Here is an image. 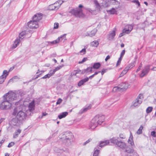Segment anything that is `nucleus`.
Segmentation results:
<instances>
[{
  "label": "nucleus",
  "mask_w": 156,
  "mask_h": 156,
  "mask_svg": "<svg viewBox=\"0 0 156 156\" xmlns=\"http://www.w3.org/2000/svg\"><path fill=\"white\" fill-rule=\"evenodd\" d=\"M35 107L34 101L29 103L28 108L27 109L23 105L15 108L12 113V115L16 116L20 121L23 122L25 120L27 116L31 115Z\"/></svg>",
  "instance_id": "f257e3e1"
},
{
  "label": "nucleus",
  "mask_w": 156,
  "mask_h": 156,
  "mask_svg": "<svg viewBox=\"0 0 156 156\" xmlns=\"http://www.w3.org/2000/svg\"><path fill=\"white\" fill-rule=\"evenodd\" d=\"M3 97L12 103V102L17 99L19 97V94L14 92L10 91L7 93Z\"/></svg>",
  "instance_id": "f03ea898"
},
{
  "label": "nucleus",
  "mask_w": 156,
  "mask_h": 156,
  "mask_svg": "<svg viewBox=\"0 0 156 156\" xmlns=\"http://www.w3.org/2000/svg\"><path fill=\"white\" fill-rule=\"evenodd\" d=\"M119 138H116L115 137H113L110 140L111 143L115 144L117 147H120L122 149H124L126 148V145L125 142L122 141H119Z\"/></svg>",
  "instance_id": "7ed1b4c3"
},
{
  "label": "nucleus",
  "mask_w": 156,
  "mask_h": 156,
  "mask_svg": "<svg viewBox=\"0 0 156 156\" xmlns=\"http://www.w3.org/2000/svg\"><path fill=\"white\" fill-rule=\"evenodd\" d=\"M12 105V103L3 97V101L0 104V109L2 110L9 109L11 108Z\"/></svg>",
  "instance_id": "20e7f679"
},
{
  "label": "nucleus",
  "mask_w": 156,
  "mask_h": 156,
  "mask_svg": "<svg viewBox=\"0 0 156 156\" xmlns=\"http://www.w3.org/2000/svg\"><path fill=\"white\" fill-rule=\"evenodd\" d=\"M72 135L67 133H66L59 136V138L64 143L69 144L70 142V139Z\"/></svg>",
  "instance_id": "39448f33"
},
{
  "label": "nucleus",
  "mask_w": 156,
  "mask_h": 156,
  "mask_svg": "<svg viewBox=\"0 0 156 156\" xmlns=\"http://www.w3.org/2000/svg\"><path fill=\"white\" fill-rule=\"evenodd\" d=\"M98 117V116H95L91 121L90 126L92 129H94L99 125L98 123L99 121Z\"/></svg>",
  "instance_id": "423d86ee"
},
{
  "label": "nucleus",
  "mask_w": 156,
  "mask_h": 156,
  "mask_svg": "<svg viewBox=\"0 0 156 156\" xmlns=\"http://www.w3.org/2000/svg\"><path fill=\"white\" fill-rule=\"evenodd\" d=\"M72 13L77 17H82L84 16L82 9L79 8H77L76 9H73L72 11Z\"/></svg>",
  "instance_id": "0eeeda50"
},
{
  "label": "nucleus",
  "mask_w": 156,
  "mask_h": 156,
  "mask_svg": "<svg viewBox=\"0 0 156 156\" xmlns=\"http://www.w3.org/2000/svg\"><path fill=\"white\" fill-rule=\"evenodd\" d=\"M150 70V66L147 65L144 67L141 73L140 76V77H143L147 74Z\"/></svg>",
  "instance_id": "6e6552de"
},
{
  "label": "nucleus",
  "mask_w": 156,
  "mask_h": 156,
  "mask_svg": "<svg viewBox=\"0 0 156 156\" xmlns=\"http://www.w3.org/2000/svg\"><path fill=\"white\" fill-rule=\"evenodd\" d=\"M28 26L32 29L37 28L38 27L37 23L33 20H31L28 23Z\"/></svg>",
  "instance_id": "1a4fd4ad"
},
{
  "label": "nucleus",
  "mask_w": 156,
  "mask_h": 156,
  "mask_svg": "<svg viewBox=\"0 0 156 156\" xmlns=\"http://www.w3.org/2000/svg\"><path fill=\"white\" fill-rule=\"evenodd\" d=\"M22 122L20 121L16 117V118L12 119L11 121V123L14 126H19L22 123Z\"/></svg>",
  "instance_id": "9d476101"
},
{
  "label": "nucleus",
  "mask_w": 156,
  "mask_h": 156,
  "mask_svg": "<svg viewBox=\"0 0 156 156\" xmlns=\"http://www.w3.org/2000/svg\"><path fill=\"white\" fill-rule=\"evenodd\" d=\"M133 26L131 25H127L126 26L125 28L123 30V33L129 34L133 29Z\"/></svg>",
  "instance_id": "9b49d317"
},
{
  "label": "nucleus",
  "mask_w": 156,
  "mask_h": 156,
  "mask_svg": "<svg viewBox=\"0 0 156 156\" xmlns=\"http://www.w3.org/2000/svg\"><path fill=\"white\" fill-rule=\"evenodd\" d=\"M42 19V15L41 14H35L33 17L32 20L37 23Z\"/></svg>",
  "instance_id": "f8f14e48"
},
{
  "label": "nucleus",
  "mask_w": 156,
  "mask_h": 156,
  "mask_svg": "<svg viewBox=\"0 0 156 156\" xmlns=\"http://www.w3.org/2000/svg\"><path fill=\"white\" fill-rule=\"evenodd\" d=\"M115 35V30H113L109 32V34L107 36L108 39L110 41L113 39Z\"/></svg>",
  "instance_id": "ddd939ff"
},
{
  "label": "nucleus",
  "mask_w": 156,
  "mask_h": 156,
  "mask_svg": "<svg viewBox=\"0 0 156 156\" xmlns=\"http://www.w3.org/2000/svg\"><path fill=\"white\" fill-rule=\"evenodd\" d=\"M119 86L120 87L121 91H124L128 88L129 86V85L128 84L126 83H122L119 85Z\"/></svg>",
  "instance_id": "4468645a"
},
{
  "label": "nucleus",
  "mask_w": 156,
  "mask_h": 156,
  "mask_svg": "<svg viewBox=\"0 0 156 156\" xmlns=\"http://www.w3.org/2000/svg\"><path fill=\"white\" fill-rule=\"evenodd\" d=\"M66 34H63V35L61 36L60 37H59L58 38L54 41H53L52 42H49V44H57V43H58L59 42V41L61 39H62V38H63L64 39H65L66 38Z\"/></svg>",
  "instance_id": "2eb2a0df"
},
{
  "label": "nucleus",
  "mask_w": 156,
  "mask_h": 156,
  "mask_svg": "<svg viewBox=\"0 0 156 156\" xmlns=\"http://www.w3.org/2000/svg\"><path fill=\"white\" fill-rule=\"evenodd\" d=\"M125 149V152L131 154L133 153V152L134 153H135V152H134L133 149L131 146L126 147Z\"/></svg>",
  "instance_id": "dca6fc26"
},
{
  "label": "nucleus",
  "mask_w": 156,
  "mask_h": 156,
  "mask_svg": "<svg viewBox=\"0 0 156 156\" xmlns=\"http://www.w3.org/2000/svg\"><path fill=\"white\" fill-rule=\"evenodd\" d=\"M58 3H55L53 4H52L50 5L49 9L51 10H57L59 8V6L57 5Z\"/></svg>",
  "instance_id": "f3484780"
},
{
  "label": "nucleus",
  "mask_w": 156,
  "mask_h": 156,
  "mask_svg": "<svg viewBox=\"0 0 156 156\" xmlns=\"http://www.w3.org/2000/svg\"><path fill=\"white\" fill-rule=\"evenodd\" d=\"M95 116H98V119H99L98 123L99 125H101V123L104 121L105 116L103 115H96Z\"/></svg>",
  "instance_id": "a211bd4d"
},
{
  "label": "nucleus",
  "mask_w": 156,
  "mask_h": 156,
  "mask_svg": "<svg viewBox=\"0 0 156 156\" xmlns=\"http://www.w3.org/2000/svg\"><path fill=\"white\" fill-rule=\"evenodd\" d=\"M44 70H41V71L40 69H38L37 72L36 73V74H39L35 76V78H32V80H35L38 77L40 76L42 74V73H44Z\"/></svg>",
  "instance_id": "6ab92c4d"
},
{
  "label": "nucleus",
  "mask_w": 156,
  "mask_h": 156,
  "mask_svg": "<svg viewBox=\"0 0 156 156\" xmlns=\"http://www.w3.org/2000/svg\"><path fill=\"white\" fill-rule=\"evenodd\" d=\"M89 80V78L88 77L83 79L80 80L78 84L79 86H80L83 85L84 83L87 81Z\"/></svg>",
  "instance_id": "aec40b11"
},
{
  "label": "nucleus",
  "mask_w": 156,
  "mask_h": 156,
  "mask_svg": "<svg viewBox=\"0 0 156 156\" xmlns=\"http://www.w3.org/2000/svg\"><path fill=\"white\" fill-rule=\"evenodd\" d=\"M109 143V141L108 140H105V141H101L99 144V146L101 147H103L104 146L108 144Z\"/></svg>",
  "instance_id": "412c9836"
},
{
  "label": "nucleus",
  "mask_w": 156,
  "mask_h": 156,
  "mask_svg": "<svg viewBox=\"0 0 156 156\" xmlns=\"http://www.w3.org/2000/svg\"><path fill=\"white\" fill-rule=\"evenodd\" d=\"M142 102V100L136 99L133 103V105L134 106H136L140 105Z\"/></svg>",
  "instance_id": "4be33fe9"
},
{
  "label": "nucleus",
  "mask_w": 156,
  "mask_h": 156,
  "mask_svg": "<svg viewBox=\"0 0 156 156\" xmlns=\"http://www.w3.org/2000/svg\"><path fill=\"white\" fill-rule=\"evenodd\" d=\"M68 114V113L67 112H62L58 115L59 119H61L65 117Z\"/></svg>",
  "instance_id": "5701e85b"
},
{
  "label": "nucleus",
  "mask_w": 156,
  "mask_h": 156,
  "mask_svg": "<svg viewBox=\"0 0 156 156\" xmlns=\"http://www.w3.org/2000/svg\"><path fill=\"white\" fill-rule=\"evenodd\" d=\"M133 136L131 133H130V136L128 140V142L132 146L134 145V143L133 142Z\"/></svg>",
  "instance_id": "b1692460"
},
{
  "label": "nucleus",
  "mask_w": 156,
  "mask_h": 156,
  "mask_svg": "<svg viewBox=\"0 0 156 156\" xmlns=\"http://www.w3.org/2000/svg\"><path fill=\"white\" fill-rule=\"evenodd\" d=\"M8 75V74H7L5 76L3 75H2L0 76V84H2L3 83Z\"/></svg>",
  "instance_id": "393cba45"
},
{
  "label": "nucleus",
  "mask_w": 156,
  "mask_h": 156,
  "mask_svg": "<svg viewBox=\"0 0 156 156\" xmlns=\"http://www.w3.org/2000/svg\"><path fill=\"white\" fill-rule=\"evenodd\" d=\"M21 132V130L20 129H18L17 131H16L14 133L13 136V138H16L18 136L19 134H20Z\"/></svg>",
  "instance_id": "a878e982"
},
{
  "label": "nucleus",
  "mask_w": 156,
  "mask_h": 156,
  "mask_svg": "<svg viewBox=\"0 0 156 156\" xmlns=\"http://www.w3.org/2000/svg\"><path fill=\"white\" fill-rule=\"evenodd\" d=\"M97 31V29H94V30L91 31V32L88 34V36L90 37L94 36L96 33Z\"/></svg>",
  "instance_id": "bb28decb"
},
{
  "label": "nucleus",
  "mask_w": 156,
  "mask_h": 156,
  "mask_svg": "<svg viewBox=\"0 0 156 156\" xmlns=\"http://www.w3.org/2000/svg\"><path fill=\"white\" fill-rule=\"evenodd\" d=\"M92 68H93L92 67H88L86 69H84L83 70L82 72V73H88L89 72H91Z\"/></svg>",
  "instance_id": "cd10ccee"
},
{
  "label": "nucleus",
  "mask_w": 156,
  "mask_h": 156,
  "mask_svg": "<svg viewBox=\"0 0 156 156\" xmlns=\"http://www.w3.org/2000/svg\"><path fill=\"white\" fill-rule=\"evenodd\" d=\"M101 66L100 63L99 62H97L94 63L92 67L94 69H98L100 68Z\"/></svg>",
  "instance_id": "c85d7f7f"
},
{
  "label": "nucleus",
  "mask_w": 156,
  "mask_h": 156,
  "mask_svg": "<svg viewBox=\"0 0 156 156\" xmlns=\"http://www.w3.org/2000/svg\"><path fill=\"white\" fill-rule=\"evenodd\" d=\"M107 11L108 13L112 14L116 13L117 12L115 9L113 8H112V9L110 10H108Z\"/></svg>",
  "instance_id": "c756f323"
},
{
  "label": "nucleus",
  "mask_w": 156,
  "mask_h": 156,
  "mask_svg": "<svg viewBox=\"0 0 156 156\" xmlns=\"http://www.w3.org/2000/svg\"><path fill=\"white\" fill-rule=\"evenodd\" d=\"M100 152V150H98L97 148H95L94 149V153L93 156H98V154Z\"/></svg>",
  "instance_id": "7c9ffc66"
},
{
  "label": "nucleus",
  "mask_w": 156,
  "mask_h": 156,
  "mask_svg": "<svg viewBox=\"0 0 156 156\" xmlns=\"http://www.w3.org/2000/svg\"><path fill=\"white\" fill-rule=\"evenodd\" d=\"M20 42V40L19 39H16L14 42L13 45V48H16Z\"/></svg>",
  "instance_id": "2f4dec72"
},
{
  "label": "nucleus",
  "mask_w": 156,
  "mask_h": 156,
  "mask_svg": "<svg viewBox=\"0 0 156 156\" xmlns=\"http://www.w3.org/2000/svg\"><path fill=\"white\" fill-rule=\"evenodd\" d=\"M98 42L97 41H95L91 43V44L92 46L97 47L98 45Z\"/></svg>",
  "instance_id": "473e14b6"
},
{
  "label": "nucleus",
  "mask_w": 156,
  "mask_h": 156,
  "mask_svg": "<svg viewBox=\"0 0 156 156\" xmlns=\"http://www.w3.org/2000/svg\"><path fill=\"white\" fill-rule=\"evenodd\" d=\"M67 0H59L57 1L55 3H58V4L57 5L59 6V8L60 7L61 5L64 2H66Z\"/></svg>",
  "instance_id": "72a5a7b5"
},
{
  "label": "nucleus",
  "mask_w": 156,
  "mask_h": 156,
  "mask_svg": "<svg viewBox=\"0 0 156 156\" xmlns=\"http://www.w3.org/2000/svg\"><path fill=\"white\" fill-rule=\"evenodd\" d=\"M113 92H116L118 91H121L120 88V87L119 86V87H114L112 90Z\"/></svg>",
  "instance_id": "f704fd0d"
},
{
  "label": "nucleus",
  "mask_w": 156,
  "mask_h": 156,
  "mask_svg": "<svg viewBox=\"0 0 156 156\" xmlns=\"http://www.w3.org/2000/svg\"><path fill=\"white\" fill-rule=\"evenodd\" d=\"M143 128V127L142 126H141L139 129L137 131L136 133L138 134H140L142 133V130Z\"/></svg>",
  "instance_id": "c9c22d12"
},
{
  "label": "nucleus",
  "mask_w": 156,
  "mask_h": 156,
  "mask_svg": "<svg viewBox=\"0 0 156 156\" xmlns=\"http://www.w3.org/2000/svg\"><path fill=\"white\" fill-rule=\"evenodd\" d=\"M26 32L23 31L21 32L19 34V37L20 38L22 39L23 38V36H26Z\"/></svg>",
  "instance_id": "e433bc0d"
},
{
  "label": "nucleus",
  "mask_w": 156,
  "mask_h": 156,
  "mask_svg": "<svg viewBox=\"0 0 156 156\" xmlns=\"http://www.w3.org/2000/svg\"><path fill=\"white\" fill-rule=\"evenodd\" d=\"M153 109V108L152 107H149L146 109V112L147 113H149L151 112Z\"/></svg>",
  "instance_id": "4c0bfd02"
},
{
  "label": "nucleus",
  "mask_w": 156,
  "mask_h": 156,
  "mask_svg": "<svg viewBox=\"0 0 156 156\" xmlns=\"http://www.w3.org/2000/svg\"><path fill=\"white\" fill-rule=\"evenodd\" d=\"M128 72L125 69L122 71V72L120 75L119 77H121L123 76L125 74Z\"/></svg>",
  "instance_id": "58836bf2"
},
{
  "label": "nucleus",
  "mask_w": 156,
  "mask_h": 156,
  "mask_svg": "<svg viewBox=\"0 0 156 156\" xmlns=\"http://www.w3.org/2000/svg\"><path fill=\"white\" fill-rule=\"evenodd\" d=\"M91 105H90L87 107L84 108L83 110L82 113L85 112L87 111V110L90 109L91 108Z\"/></svg>",
  "instance_id": "ea45409f"
},
{
  "label": "nucleus",
  "mask_w": 156,
  "mask_h": 156,
  "mask_svg": "<svg viewBox=\"0 0 156 156\" xmlns=\"http://www.w3.org/2000/svg\"><path fill=\"white\" fill-rule=\"evenodd\" d=\"M19 79L18 77L17 76H15L12 77V79H10L8 83H10V82H13L14 81V80L15 79Z\"/></svg>",
  "instance_id": "a19ab883"
},
{
  "label": "nucleus",
  "mask_w": 156,
  "mask_h": 156,
  "mask_svg": "<svg viewBox=\"0 0 156 156\" xmlns=\"http://www.w3.org/2000/svg\"><path fill=\"white\" fill-rule=\"evenodd\" d=\"M51 77L50 75L48 73L45 75L44 76L41 78V79H45L46 78H49Z\"/></svg>",
  "instance_id": "79ce46f5"
},
{
  "label": "nucleus",
  "mask_w": 156,
  "mask_h": 156,
  "mask_svg": "<svg viewBox=\"0 0 156 156\" xmlns=\"http://www.w3.org/2000/svg\"><path fill=\"white\" fill-rule=\"evenodd\" d=\"M55 72V70L54 69L53 70H51L48 73L50 74V75L51 76L53 75Z\"/></svg>",
  "instance_id": "37998d69"
},
{
  "label": "nucleus",
  "mask_w": 156,
  "mask_h": 156,
  "mask_svg": "<svg viewBox=\"0 0 156 156\" xmlns=\"http://www.w3.org/2000/svg\"><path fill=\"white\" fill-rule=\"evenodd\" d=\"M87 59V58H83V60L81 61H80L79 62V64H82L85 62L86 61Z\"/></svg>",
  "instance_id": "c03bdc74"
},
{
  "label": "nucleus",
  "mask_w": 156,
  "mask_h": 156,
  "mask_svg": "<svg viewBox=\"0 0 156 156\" xmlns=\"http://www.w3.org/2000/svg\"><path fill=\"white\" fill-rule=\"evenodd\" d=\"M111 2L114 4L117 5L119 4V2L116 0H110Z\"/></svg>",
  "instance_id": "a18cd8bd"
},
{
  "label": "nucleus",
  "mask_w": 156,
  "mask_h": 156,
  "mask_svg": "<svg viewBox=\"0 0 156 156\" xmlns=\"http://www.w3.org/2000/svg\"><path fill=\"white\" fill-rule=\"evenodd\" d=\"M94 2L97 8H99L100 6L98 1L96 0H94Z\"/></svg>",
  "instance_id": "49530a36"
},
{
  "label": "nucleus",
  "mask_w": 156,
  "mask_h": 156,
  "mask_svg": "<svg viewBox=\"0 0 156 156\" xmlns=\"http://www.w3.org/2000/svg\"><path fill=\"white\" fill-rule=\"evenodd\" d=\"M62 67V66H59L57 67H56L54 69V70H55V71H56L59 69H61Z\"/></svg>",
  "instance_id": "de8ad7c7"
},
{
  "label": "nucleus",
  "mask_w": 156,
  "mask_h": 156,
  "mask_svg": "<svg viewBox=\"0 0 156 156\" xmlns=\"http://www.w3.org/2000/svg\"><path fill=\"white\" fill-rule=\"evenodd\" d=\"M14 144V142H11V143H9L8 145V147H10L13 146Z\"/></svg>",
  "instance_id": "09e8293b"
},
{
  "label": "nucleus",
  "mask_w": 156,
  "mask_h": 156,
  "mask_svg": "<svg viewBox=\"0 0 156 156\" xmlns=\"http://www.w3.org/2000/svg\"><path fill=\"white\" fill-rule=\"evenodd\" d=\"M62 101V100L61 98H59L57 102H56V104L58 105L60 104Z\"/></svg>",
  "instance_id": "8fccbe9b"
},
{
  "label": "nucleus",
  "mask_w": 156,
  "mask_h": 156,
  "mask_svg": "<svg viewBox=\"0 0 156 156\" xmlns=\"http://www.w3.org/2000/svg\"><path fill=\"white\" fill-rule=\"evenodd\" d=\"M59 24L58 23H55L54 25V29H57L58 27Z\"/></svg>",
  "instance_id": "3c124183"
},
{
  "label": "nucleus",
  "mask_w": 156,
  "mask_h": 156,
  "mask_svg": "<svg viewBox=\"0 0 156 156\" xmlns=\"http://www.w3.org/2000/svg\"><path fill=\"white\" fill-rule=\"evenodd\" d=\"M133 2L134 3H136V4H137L138 5V6H139V7L140 5V3H139V2L138 1V0H134V1H133Z\"/></svg>",
  "instance_id": "603ef678"
},
{
  "label": "nucleus",
  "mask_w": 156,
  "mask_h": 156,
  "mask_svg": "<svg viewBox=\"0 0 156 156\" xmlns=\"http://www.w3.org/2000/svg\"><path fill=\"white\" fill-rule=\"evenodd\" d=\"M137 99H139L140 100H142H142L143 99V96L142 95L140 94L138 97Z\"/></svg>",
  "instance_id": "864d4df0"
},
{
  "label": "nucleus",
  "mask_w": 156,
  "mask_h": 156,
  "mask_svg": "<svg viewBox=\"0 0 156 156\" xmlns=\"http://www.w3.org/2000/svg\"><path fill=\"white\" fill-rule=\"evenodd\" d=\"M119 137L122 139H125L126 138L125 136L122 134H120L119 135Z\"/></svg>",
  "instance_id": "5fc2aeb1"
},
{
  "label": "nucleus",
  "mask_w": 156,
  "mask_h": 156,
  "mask_svg": "<svg viewBox=\"0 0 156 156\" xmlns=\"http://www.w3.org/2000/svg\"><path fill=\"white\" fill-rule=\"evenodd\" d=\"M128 66L131 69L134 66V62L132 63L129 64Z\"/></svg>",
  "instance_id": "6e6d98bb"
},
{
  "label": "nucleus",
  "mask_w": 156,
  "mask_h": 156,
  "mask_svg": "<svg viewBox=\"0 0 156 156\" xmlns=\"http://www.w3.org/2000/svg\"><path fill=\"white\" fill-rule=\"evenodd\" d=\"M151 135L155 137L156 136V132L154 131H153L151 132Z\"/></svg>",
  "instance_id": "4d7b16f0"
},
{
  "label": "nucleus",
  "mask_w": 156,
  "mask_h": 156,
  "mask_svg": "<svg viewBox=\"0 0 156 156\" xmlns=\"http://www.w3.org/2000/svg\"><path fill=\"white\" fill-rule=\"evenodd\" d=\"M125 50H122L120 56H121V57H123V56L125 54Z\"/></svg>",
  "instance_id": "13d9d810"
},
{
  "label": "nucleus",
  "mask_w": 156,
  "mask_h": 156,
  "mask_svg": "<svg viewBox=\"0 0 156 156\" xmlns=\"http://www.w3.org/2000/svg\"><path fill=\"white\" fill-rule=\"evenodd\" d=\"M86 49L84 48L83 49L80 51V53H83V54H84L86 52Z\"/></svg>",
  "instance_id": "bf43d9fd"
},
{
  "label": "nucleus",
  "mask_w": 156,
  "mask_h": 156,
  "mask_svg": "<svg viewBox=\"0 0 156 156\" xmlns=\"http://www.w3.org/2000/svg\"><path fill=\"white\" fill-rule=\"evenodd\" d=\"M107 70V69H103L101 72V75H103Z\"/></svg>",
  "instance_id": "052dcab7"
},
{
  "label": "nucleus",
  "mask_w": 156,
  "mask_h": 156,
  "mask_svg": "<svg viewBox=\"0 0 156 156\" xmlns=\"http://www.w3.org/2000/svg\"><path fill=\"white\" fill-rule=\"evenodd\" d=\"M9 73V71L8 72H7V70H4L3 72V74L2 75H3L4 76V75H6L7 74H8Z\"/></svg>",
  "instance_id": "680f3d73"
},
{
  "label": "nucleus",
  "mask_w": 156,
  "mask_h": 156,
  "mask_svg": "<svg viewBox=\"0 0 156 156\" xmlns=\"http://www.w3.org/2000/svg\"><path fill=\"white\" fill-rule=\"evenodd\" d=\"M110 58V57L109 55H108L106 57V58H105V61L106 62H107L108 60Z\"/></svg>",
  "instance_id": "e2e57ef3"
},
{
  "label": "nucleus",
  "mask_w": 156,
  "mask_h": 156,
  "mask_svg": "<svg viewBox=\"0 0 156 156\" xmlns=\"http://www.w3.org/2000/svg\"><path fill=\"white\" fill-rule=\"evenodd\" d=\"M81 72L80 70H76L74 71L75 72V75H76V74L79 73L80 72Z\"/></svg>",
  "instance_id": "0e129e2a"
},
{
  "label": "nucleus",
  "mask_w": 156,
  "mask_h": 156,
  "mask_svg": "<svg viewBox=\"0 0 156 156\" xmlns=\"http://www.w3.org/2000/svg\"><path fill=\"white\" fill-rule=\"evenodd\" d=\"M125 69L127 71L131 69L128 66L126 67H125Z\"/></svg>",
  "instance_id": "69168bd1"
},
{
  "label": "nucleus",
  "mask_w": 156,
  "mask_h": 156,
  "mask_svg": "<svg viewBox=\"0 0 156 156\" xmlns=\"http://www.w3.org/2000/svg\"><path fill=\"white\" fill-rule=\"evenodd\" d=\"M90 141L89 140H87V141H86L85 142H84L83 143V145H85L86 144L88 143Z\"/></svg>",
  "instance_id": "338daca9"
},
{
  "label": "nucleus",
  "mask_w": 156,
  "mask_h": 156,
  "mask_svg": "<svg viewBox=\"0 0 156 156\" xmlns=\"http://www.w3.org/2000/svg\"><path fill=\"white\" fill-rule=\"evenodd\" d=\"M121 62H120V61H119V60H118V61H117V63L116 64V66H118L120 64V63Z\"/></svg>",
  "instance_id": "774afa93"
}]
</instances>
